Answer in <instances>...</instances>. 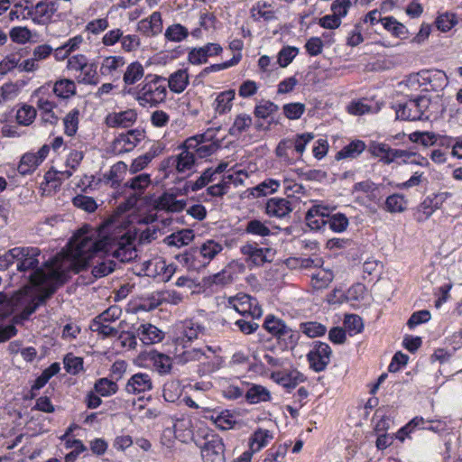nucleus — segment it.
<instances>
[{
    "instance_id": "13",
    "label": "nucleus",
    "mask_w": 462,
    "mask_h": 462,
    "mask_svg": "<svg viewBox=\"0 0 462 462\" xmlns=\"http://www.w3.org/2000/svg\"><path fill=\"white\" fill-rule=\"evenodd\" d=\"M50 152V146L42 145L37 152L24 153L18 165V171L22 175L33 172L37 167L45 160Z\"/></svg>"
},
{
    "instance_id": "25",
    "label": "nucleus",
    "mask_w": 462,
    "mask_h": 462,
    "mask_svg": "<svg viewBox=\"0 0 462 462\" xmlns=\"http://www.w3.org/2000/svg\"><path fill=\"white\" fill-rule=\"evenodd\" d=\"M198 248L199 250V256L202 258L203 264L206 267L223 251L224 246L220 241L207 239Z\"/></svg>"
},
{
    "instance_id": "19",
    "label": "nucleus",
    "mask_w": 462,
    "mask_h": 462,
    "mask_svg": "<svg viewBox=\"0 0 462 462\" xmlns=\"http://www.w3.org/2000/svg\"><path fill=\"white\" fill-rule=\"evenodd\" d=\"M152 388V382L151 376L145 373H137L130 377L126 385L125 391L128 393L139 394L148 392Z\"/></svg>"
},
{
    "instance_id": "54",
    "label": "nucleus",
    "mask_w": 462,
    "mask_h": 462,
    "mask_svg": "<svg viewBox=\"0 0 462 462\" xmlns=\"http://www.w3.org/2000/svg\"><path fill=\"white\" fill-rule=\"evenodd\" d=\"M204 353V346L200 348H190L184 350L182 353L176 356L177 362L181 365H185L190 362H199L201 359Z\"/></svg>"
},
{
    "instance_id": "62",
    "label": "nucleus",
    "mask_w": 462,
    "mask_h": 462,
    "mask_svg": "<svg viewBox=\"0 0 462 462\" xmlns=\"http://www.w3.org/2000/svg\"><path fill=\"white\" fill-rule=\"evenodd\" d=\"M236 424L234 416L228 410L220 411L219 415L216 417V426L222 430H230Z\"/></svg>"
},
{
    "instance_id": "22",
    "label": "nucleus",
    "mask_w": 462,
    "mask_h": 462,
    "mask_svg": "<svg viewBox=\"0 0 462 462\" xmlns=\"http://www.w3.org/2000/svg\"><path fill=\"white\" fill-rule=\"evenodd\" d=\"M139 32L146 36H155L162 31V19L160 12H153L148 18L141 20L137 24Z\"/></svg>"
},
{
    "instance_id": "38",
    "label": "nucleus",
    "mask_w": 462,
    "mask_h": 462,
    "mask_svg": "<svg viewBox=\"0 0 462 462\" xmlns=\"http://www.w3.org/2000/svg\"><path fill=\"white\" fill-rule=\"evenodd\" d=\"M150 360L152 362L155 371L160 374H167L171 372L172 363L170 356L159 352H152Z\"/></svg>"
},
{
    "instance_id": "51",
    "label": "nucleus",
    "mask_w": 462,
    "mask_h": 462,
    "mask_svg": "<svg viewBox=\"0 0 462 462\" xmlns=\"http://www.w3.org/2000/svg\"><path fill=\"white\" fill-rule=\"evenodd\" d=\"M91 331L102 335L103 337H116L118 335V329L111 327L107 323H105L98 319H94L89 326Z\"/></svg>"
},
{
    "instance_id": "27",
    "label": "nucleus",
    "mask_w": 462,
    "mask_h": 462,
    "mask_svg": "<svg viewBox=\"0 0 462 462\" xmlns=\"http://www.w3.org/2000/svg\"><path fill=\"white\" fill-rule=\"evenodd\" d=\"M177 260L180 263L183 264L189 270L198 271L204 268L202 258L199 256V250L198 247L190 248L189 250L179 254Z\"/></svg>"
},
{
    "instance_id": "3",
    "label": "nucleus",
    "mask_w": 462,
    "mask_h": 462,
    "mask_svg": "<svg viewBox=\"0 0 462 462\" xmlns=\"http://www.w3.org/2000/svg\"><path fill=\"white\" fill-rule=\"evenodd\" d=\"M166 79L155 74H147L137 87L124 88L141 106H156L167 97Z\"/></svg>"
},
{
    "instance_id": "11",
    "label": "nucleus",
    "mask_w": 462,
    "mask_h": 462,
    "mask_svg": "<svg viewBox=\"0 0 462 462\" xmlns=\"http://www.w3.org/2000/svg\"><path fill=\"white\" fill-rule=\"evenodd\" d=\"M225 445L221 438L212 435L207 439L201 447V456L204 462H226Z\"/></svg>"
},
{
    "instance_id": "57",
    "label": "nucleus",
    "mask_w": 462,
    "mask_h": 462,
    "mask_svg": "<svg viewBox=\"0 0 462 462\" xmlns=\"http://www.w3.org/2000/svg\"><path fill=\"white\" fill-rule=\"evenodd\" d=\"M278 109V106L273 102L263 101L255 106L254 114L258 118L265 119L271 115L276 113Z\"/></svg>"
},
{
    "instance_id": "10",
    "label": "nucleus",
    "mask_w": 462,
    "mask_h": 462,
    "mask_svg": "<svg viewBox=\"0 0 462 462\" xmlns=\"http://www.w3.org/2000/svg\"><path fill=\"white\" fill-rule=\"evenodd\" d=\"M331 354V348L327 343L316 342L307 356L310 368L315 372L324 371L330 362Z\"/></svg>"
},
{
    "instance_id": "5",
    "label": "nucleus",
    "mask_w": 462,
    "mask_h": 462,
    "mask_svg": "<svg viewBox=\"0 0 462 462\" xmlns=\"http://www.w3.org/2000/svg\"><path fill=\"white\" fill-rule=\"evenodd\" d=\"M22 252L15 255V264L16 270L20 273H26L28 271H32L29 275V281L31 282V276L34 274L36 271L42 270L44 273H49L54 258L51 259L43 268H38L39 260L38 257L41 254V251L38 247H15Z\"/></svg>"
},
{
    "instance_id": "45",
    "label": "nucleus",
    "mask_w": 462,
    "mask_h": 462,
    "mask_svg": "<svg viewBox=\"0 0 462 462\" xmlns=\"http://www.w3.org/2000/svg\"><path fill=\"white\" fill-rule=\"evenodd\" d=\"M164 36L168 41L180 42L189 36V31L180 23H174L166 29Z\"/></svg>"
},
{
    "instance_id": "1",
    "label": "nucleus",
    "mask_w": 462,
    "mask_h": 462,
    "mask_svg": "<svg viewBox=\"0 0 462 462\" xmlns=\"http://www.w3.org/2000/svg\"><path fill=\"white\" fill-rule=\"evenodd\" d=\"M134 241L135 236L130 232L105 236L99 230L84 226L70 239L68 249L54 257L50 272L60 276L64 283L69 273H79L94 254L99 252L110 254L122 263L130 262L137 256Z\"/></svg>"
},
{
    "instance_id": "40",
    "label": "nucleus",
    "mask_w": 462,
    "mask_h": 462,
    "mask_svg": "<svg viewBox=\"0 0 462 462\" xmlns=\"http://www.w3.org/2000/svg\"><path fill=\"white\" fill-rule=\"evenodd\" d=\"M273 439V434L268 430L258 429L251 437L250 448L253 452H257Z\"/></svg>"
},
{
    "instance_id": "58",
    "label": "nucleus",
    "mask_w": 462,
    "mask_h": 462,
    "mask_svg": "<svg viewBox=\"0 0 462 462\" xmlns=\"http://www.w3.org/2000/svg\"><path fill=\"white\" fill-rule=\"evenodd\" d=\"M299 53L296 47L287 46L282 48L277 56V62L282 68L287 67Z\"/></svg>"
},
{
    "instance_id": "12",
    "label": "nucleus",
    "mask_w": 462,
    "mask_h": 462,
    "mask_svg": "<svg viewBox=\"0 0 462 462\" xmlns=\"http://www.w3.org/2000/svg\"><path fill=\"white\" fill-rule=\"evenodd\" d=\"M217 350H220V348H213L209 346H204V353L199 360L198 368V374L199 375L202 376L212 374L223 366L224 360L222 356L217 353Z\"/></svg>"
},
{
    "instance_id": "2",
    "label": "nucleus",
    "mask_w": 462,
    "mask_h": 462,
    "mask_svg": "<svg viewBox=\"0 0 462 462\" xmlns=\"http://www.w3.org/2000/svg\"><path fill=\"white\" fill-rule=\"evenodd\" d=\"M31 284L40 286L39 293L36 296L31 297L23 291H19L13 296L11 310H22L19 315L14 317V323L28 319L63 282L60 276L54 275L51 272L44 273L42 270H39L31 276Z\"/></svg>"
},
{
    "instance_id": "53",
    "label": "nucleus",
    "mask_w": 462,
    "mask_h": 462,
    "mask_svg": "<svg viewBox=\"0 0 462 462\" xmlns=\"http://www.w3.org/2000/svg\"><path fill=\"white\" fill-rule=\"evenodd\" d=\"M60 370V365L58 363L51 364L47 369H45L42 374L35 380L32 390H39L42 388L48 381L55 374H57Z\"/></svg>"
},
{
    "instance_id": "39",
    "label": "nucleus",
    "mask_w": 462,
    "mask_h": 462,
    "mask_svg": "<svg viewBox=\"0 0 462 462\" xmlns=\"http://www.w3.org/2000/svg\"><path fill=\"white\" fill-rule=\"evenodd\" d=\"M97 69L96 63L88 62L87 66L82 69L79 75L76 77V80L80 84L97 85L99 82Z\"/></svg>"
},
{
    "instance_id": "29",
    "label": "nucleus",
    "mask_w": 462,
    "mask_h": 462,
    "mask_svg": "<svg viewBox=\"0 0 462 462\" xmlns=\"http://www.w3.org/2000/svg\"><path fill=\"white\" fill-rule=\"evenodd\" d=\"M168 86L171 91L176 94L182 93L189 85V74L186 69H178L170 75Z\"/></svg>"
},
{
    "instance_id": "4",
    "label": "nucleus",
    "mask_w": 462,
    "mask_h": 462,
    "mask_svg": "<svg viewBox=\"0 0 462 462\" xmlns=\"http://www.w3.org/2000/svg\"><path fill=\"white\" fill-rule=\"evenodd\" d=\"M430 105V99L425 96L400 103L395 108L396 118L407 121L428 119L429 116H425V113Z\"/></svg>"
},
{
    "instance_id": "41",
    "label": "nucleus",
    "mask_w": 462,
    "mask_h": 462,
    "mask_svg": "<svg viewBox=\"0 0 462 462\" xmlns=\"http://www.w3.org/2000/svg\"><path fill=\"white\" fill-rule=\"evenodd\" d=\"M151 175L148 173H141L127 180L125 188L133 189L136 194H143L145 189L151 184Z\"/></svg>"
},
{
    "instance_id": "60",
    "label": "nucleus",
    "mask_w": 462,
    "mask_h": 462,
    "mask_svg": "<svg viewBox=\"0 0 462 462\" xmlns=\"http://www.w3.org/2000/svg\"><path fill=\"white\" fill-rule=\"evenodd\" d=\"M327 222L331 230L339 233L345 231L348 226L347 217L341 213L328 217Z\"/></svg>"
},
{
    "instance_id": "6",
    "label": "nucleus",
    "mask_w": 462,
    "mask_h": 462,
    "mask_svg": "<svg viewBox=\"0 0 462 462\" xmlns=\"http://www.w3.org/2000/svg\"><path fill=\"white\" fill-rule=\"evenodd\" d=\"M263 328L287 347H294L299 340L298 332L288 327L282 319L273 315H268L265 318Z\"/></svg>"
},
{
    "instance_id": "33",
    "label": "nucleus",
    "mask_w": 462,
    "mask_h": 462,
    "mask_svg": "<svg viewBox=\"0 0 462 462\" xmlns=\"http://www.w3.org/2000/svg\"><path fill=\"white\" fill-rule=\"evenodd\" d=\"M219 147L220 143H203L197 141H188V148L194 152L197 159H205L214 154Z\"/></svg>"
},
{
    "instance_id": "63",
    "label": "nucleus",
    "mask_w": 462,
    "mask_h": 462,
    "mask_svg": "<svg viewBox=\"0 0 462 462\" xmlns=\"http://www.w3.org/2000/svg\"><path fill=\"white\" fill-rule=\"evenodd\" d=\"M73 205L79 208H81L87 212H94L97 205L95 199L91 197L85 195H78L73 199Z\"/></svg>"
},
{
    "instance_id": "7",
    "label": "nucleus",
    "mask_w": 462,
    "mask_h": 462,
    "mask_svg": "<svg viewBox=\"0 0 462 462\" xmlns=\"http://www.w3.org/2000/svg\"><path fill=\"white\" fill-rule=\"evenodd\" d=\"M145 138V133L141 129H133L118 134L112 143V152L121 155L132 152L142 140Z\"/></svg>"
},
{
    "instance_id": "18",
    "label": "nucleus",
    "mask_w": 462,
    "mask_h": 462,
    "mask_svg": "<svg viewBox=\"0 0 462 462\" xmlns=\"http://www.w3.org/2000/svg\"><path fill=\"white\" fill-rule=\"evenodd\" d=\"M291 211V202L284 198H271L265 204V213L271 217L282 218Z\"/></svg>"
},
{
    "instance_id": "52",
    "label": "nucleus",
    "mask_w": 462,
    "mask_h": 462,
    "mask_svg": "<svg viewBox=\"0 0 462 462\" xmlns=\"http://www.w3.org/2000/svg\"><path fill=\"white\" fill-rule=\"evenodd\" d=\"M458 23L457 17L454 13L446 12L439 14L436 19L437 28L447 32Z\"/></svg>"
},
{
    "instance_id": "61",
    "label": "nucleus",
    "mask_w": 462,
    "mask_h": 462,
    "mask_svg": "<svg viewBox=\"0 0 462 462\" xmlns=\"http://www.w3.org/2000/svg\"><path fill=\"white\" fill-rule=\"evenodd\" d=\"M213 169L208 168L205 170L195 181H189L188 186L192 191H197L211 182L213 180Z\"/></svg>"
},
{
    "instance_id": "34",
    "label": "nucleus",
    "mask_w": 462,
    "mask_h": 462,
    "mask_svg": "<svg viewBox=\"0 0 462 462\" xmlns=\"http://www.w3.org/2000/svg\"><path fill=\"white\" fill-rule=\"evenodd\" d=\"M194 239V233L191 229H182L168 236L164 241L170 246L181 247L189 245Z\"/></svg>"
},
{
    "instance_id": "36",
    "label": "nucleus",
    "mask_w": 462,
    "mask_h": 462,
    "mask_svg": "<svg viewBox=\"0 0 462 462\" xmlns=\"http://www.w3.org/2000/svg\"><path fill=\"white\" fill-rule=\"evenodd\" d=\"M252 123L253 119L250 115L245 113L238 114L236 116L234 123L228 130V134L231 136H239L249 129V127L252 125Z\"/></svg>"
},
{
    "instance_id": "14",
    "label": "nucleus",
    "mask_w": 462,
    "mask_h": 462,
    "mask_svg": "<svg viewBox=\"0 0 462 462\" xmlns=\"http://www.w3.org/2000/svg\"><path fill=\"white\" fill-rule=\"evenodd\" d=\"M58 10V3L55 0H44L37 3L28 9V15L38 24L49 23Z\"/></svg>"
},
{
    "instance_id": "47",
    "label": "nucleus",
    "mask_w": 462,
    "mask_h": 462,
    "mask_svg": "<svg viewBox=\"0 0 462 462\" xmlns=\"http://www.w3.org/2000/svg\"><path fill=\"white\" fill-rule=\"evenodd\" d=\"M439 208L438 204L433 203V199L430 198H426L418 207L416 211V219L419 222L425 221L428 219L434 211Z\"/></svg>"
},
{
    "instance_id": "32",
    "label": "nucleus",
    "mask_w": 462,
    "mask_h": 462,
    "mask_svg": "<svg viewBox=\"0 0 462 462\" xmlns=\"http://www.w3.org/2000/svg\"><path fill=\"white\" fill-rule=\"evenodd\" d=\"M125 64V59L123 56H108L106 57L100 66V73L103 76L113 77L118 69H122Z\"/></svg>"
},
{
    "instance_id": "26",
    "label": "nucleus",
    "mask_w": 462,
    "mask_h": 462,
    "mask_svg": "<svg viewBox=\"0 0 462 462\" xmlns=\"http://www.w3.org/2000/svg\"><path fill=\"white\" fill-rule=\"evenodd\" d=\"M180 329L183 337L189 341L202 338L208 334L207 328L194 319H185Z\"/></svg>"
},
{
    "instance_id": "48",
    "label": "nucleus",
    "mask_w": 462,
    "mask_h": 462,
    "mask_svg": "<svg viewBox=\"0 0 462 462\" xmlns=\"http://www.w3.org/2000/svg\"><path fill=\"white\" fill-rule=\"evenodd\" d=\"M94 390L101 396H110L115 394L118 386L116 382L107 378H100L94 384Z\"/></svg>"
},
{
    "instance_id": "46",
    "label": "nucleus",
    "mask_w": 462,
    "mask_h": 462,
    "mask_svg": "<svg viewBox=\"0 0 462 462\" xmlns=\"http://www.w3.org/2000/svg\"><path fill=\"white\" fill-rule=\"evenodd\" d=\"M37 112L36 109L30 105L24 104L23 105L16 113V120L19 125H30L33 123L36 117Z\"/></svg>"
},
{
    "instance_id": "55",
    "label": "nucleus",
    "mask_w": 462,
    "mask_h": 462,
    "mask_svg": "<svg viewBox=\"0 0 462 462\" xmlns=\"http://www.w3.org/2000/svg\"><path fill=\"white\" fill-rule=\"evenodd\" d=\"M64 368L70 374H78L83 370V358L67 354L63 359Z\"/></svg>"
},
{
    "instance_id": "17",
    "label": "nucleus",
    "mask_w": 462,
    "mask_h": 462,
    "mask_svg": "<svg viewBox=\"0 0 462 462\" xmlns=\"http://www.w3.org/2000/svg\"><path fill=\"white\" fill-rule=\"evenodd\" d=\"M271 378L287 390L294 389L299 383L306 380L303 374L298 370L273 372Z\"/></svg>"
},
{
    "instance_id": "64",
    "label": "nucleus",
    "mask_w": 462,
    "mask_h": 462,
    "mask_svg": "<svg viewBox=\"0 0 462 462\" xmlns=\"http://www.w3.org/2000/svg\"><path fill=\"white\" fill-rule=\"evenodd\" d=\"M304 111L305 106L302 103H290L283 106V113L291 120L299 119Z\"/></svg>"
},
{
    "instance_id": "8",
    "label": "nucleus",
    "mask_w": 462,
    "mask_h": 462,
    "mask_svg": "<svg viewBox=\"0 0 462 462\" xmlns=\"http://www.w3.org/2000/svg\"><path fill=\"white\" fill-rule=\"evenodd\" d=\"M228 306L239 314L249 315L253 319H258L263 314L258 300L248 294H237L236 297L229 298Z\"/></svg>"
},
{
    "instance_id": "50",
    "label": "nucleus",
    "mask_w": 462,
    "mask_h": 462,
    "mask_svg": "<svg viewBox=\"0 0 462 462\" xmlns=\"http://www.w3.org/2000/svg\"><path fill=\"white\" fill-rule=\"evenodd\" d=\"M245 230L247 234L263 237L268 236L271 234V230L266 226V223L259 219L249 220L246 223Z\"/></svg>"
},
{
    "instance_id": "42",
    "label": "nucleus",
    "mask_w": 462,
    "mask_h": 462,
    "mask_svg": "<svg viewBox=\"0 0 462 462\" xmlns=\"http://www.w3.org/2000/svg\"><path fill=\"white\" fill-rule=\"evenodd\" d=\"M281 182L274 179H267L252 189L251 194L254 197L267 196L276 192Z\"/></svg>"
},
{
    "instance_id": "35",
    "label": "nucleus",
    "mask_w": 462,
    "mask_h": 462,
    "mask_svg": "<svg viewBox=\"0 0 462 462\" xmlns=\"http://www.w3.org/2000/svg\"><path fill=\"white\" fill-rule=\"evenodd\" d=\"M53 93L60 98H69L76 94L75 81L69 79L57 80L53 85Z\"/></svg>"
},
{
    "instance_id": "59",
    "label": "nucleus",
    "mask_w": 462,
    "mask_h": 462,
    "mask_svg": "<svg viewBox=\"0 0 462 462\" xmlns=\"http://www.w3.org/2000/svg\"><path fill=\"white\" fill-rule=\"evenodd\" d=\"M302 332L309 337L323 336L326 333V327L320 323L310 321L300 324Z\"/></svg>"
},
{
    "instance_id": "43",
    "label": "nucleus",
    "mask_w": 462,
    "mask_h": 462,
    "mask_svg": "<svg viewBox=\"0 0 462 462\" xmlns=\"http://www.w3.org/2000/svg\"><path fill=\"white\" fill-rule=\"evenodd\" d=\"M381 23L383 28L395 37L405 38L408 33L406 27L393 16L382 18Z\"/></svg>"
},
{
    "instance_id": "20",
    "label": "nucleus",
    "mask_w": 462,
    "mask_h": 462,
    "mask_svg": "<svg viewBox=\"0 0 462 462\" xmlns=\"http://www.w3.org/2000/svg\"><path fill=\"white\" fill-rule=\"evenodd\" d=\"M154 207L157 210H164L168 212H180L186 207L184 199H177L176 195L164 192L155 201Z\"/></svg>"
},
{
    "instance_id": "56",
    "label": "nucleus",
    "mask_w": 462,
    "mask_h": 462,
    "mask_svg": "<svg viewBox=\"0 0 462 462\" xmlns=\"http://www.w3.org/2000/svg\"><path fill=\"white\" fill-rule=\"evenodd\" d=\"M116 267V263L111 259H103L97 262L92 268V274L95 278H101L110 274Z\"/></svg>"
},
{
    "instance_id": "37",
    "label": "nucleus",
    "mask_w": 462,
    "mask_h": 462,
    "mask_svg": "<svg viewBox=\"0 0 462 462\" xmlns=\"http://www.w3.org/2000/svg\"><path fill=\"white\" fill-rule=\"evenodd\" d=\"M393 150V148L384 143H374L369 147L371 154L374 157L379 158V161L384 164H391L393 162L392 158Z\"/></svg>"
},
{
    "instance_id": "31",
    "label": "nucleus",
    "mask_w": 462,
    "mask_h": 462,
    "mask_svg": "<svg viewBox=\"0 0 462 462\" xmlns=\"http://www.w3.org/2000/svg\"><path fill=\"white\" fill-rule=\"evenodd\" d=\"M365 142L361 140L352 141L337 152L336 159H356L365 150Z\"/></svg>"
},
{
    "instance_id": "49",
    "label": "nucleus",
    "mask_w": 462,
    "mask_h": 462,
    "mask_svg": "<svg viewBox=\"0 0 462 462\" xmlns=\"http://www.w3.org/2000/svg\"><path fill=\"white\" fill-rule=\"evenodd\" d=\"M406 200L399 194L390 195L384 203V209L390 213H399L405 210Z\"/></svg>"
},
{
    "instance_id": "21",
    "label": "nucleus",
    "mask_w": 462,
    "mask_h": 462,
    "mask_svg": "<svg viewBox=\"0 0 462 462\" xmlns=\"http://www.w3.org/2000/svg\"><path fill=\"white\" fill-rule=\"evenodd\" d=\"M245 384L247 386L245 399L249 404H258L272 401L271 392L266 387L250 383H245Z\"/></svg>"
},
{
    "instance_id": "28",
    "label": "nucleus",
    "mask_w": 462,
    "mask_h": 462,
    "mask_svg": "<svg viewBox=\"0 0 462 462\" xmlns=\"http://www.w3.org/2000/svg\"><path fill=\"white\" fill-rule=\"evenodd\" d=\"M235 96L236 92L234 89H228L217 94L213 103L215 112L219 115H225L230 112L233 106Z\"/></svg>"
},
{
    "instance_id": "24",
    "label": "nucleus",
    "mask_w": 462,
    "mask_h": 462,
    "mask_svg": "<svg viewBox=\"0 0 462 462\" xmlns=\"http://www.w3.org/2000/svg\"><path fill=\"white\" fill-rule=\"evenodd\" d=\"M127 171V164L118 162L111 166L110 170L103 175V181L113 189L120 187Z\"/></svg>"
},
{
    "instance_id": "9",
    "label": "nucleus",
    "mask_w": 462,
    "mask_h": 462,
    "mask_svg": "<svg viewBox=\"0 0 462 462\" xmlns=\"http://www.w3.org/2000/svg\"><path fill=\"white\" fill-rule=\"evenodd\" d=\"M180 152L175 156H170L165 160L167 167H175L179 173L190 171L196 164L197 157L194 152L188 148V141L185 140L180 146Z\"/></svg>"
},
{
    "instance_id": "23",
    "label": "nucleus",
    "mask_w": 462,
    "mask_h": 462,
    "mask_svg": "<svg viewBox=\"0 0 462 462\" xmlns=\"http://www.w3.org/2000/svg\"><path fill=\"white\" fill-rule=\"evenodd\" d=\"M137 337L144 345H152L164 338V332L150 323L142 324L136 329Z\"/></svg>"
},
{
    "instance_id": "16",
    "label": "nucleus",
    "mask_w": 462,
    "mask_h": 462,
    "mask_svg": "<svg viewBox=\"0 0 462 462\" xmlns=\"http://www.w3.org/2000/svg\"><path fill=\"white\" fill-rule=\"evenodd\" d=\"M137 119V113L134 109H127L121 112L109 113L105 119L108 127L127 128L133 125Z\"/></svg>"
},
{
    "instance_id": "30",
    "label": "nucleus",
    "mask_w": 462,
    "mask_h": 462,
    "mask_svg": "<svg viewBox=\"0 0 462 462\" xmlns=\"http://www.w3.org/2000/svg\"><path fill=\"white\" fill-rule=\"evenodd\" d=\"M143 77H145L143 66L138 61L130 63L123 76V81L125 85V88H129V86L134 85Z\"/></svg>"
},
{
    "instance_id": "15",
    "label": "nucleus",
    "mask_w": 462,
    "mask_h": 462,
    "mask_svg": "<svg viewBox=\"0 0 462 462\" xmlns=\"http://www.w3.org/2000/svg\"><path fill=\"white\" fill-rule=\"evenodd\" d=\"M240 252L246 257L245 261L247 263L250 262L256 266L273 261V250L271 248L258 247L256 244L247 243L240 247Z\"/></svg>"
},
{
    "instance_id": "44",
    "label": "nucleus",
    "mask_w": 462,
    "mask_h": 462,
    "mask_svg": "<svg viewBox=\"0 0 462 462\" xmlns=\"http://www.w3.org/2000/svg\"><path fill=\"white\" fill-rule=\"evenodd\" d=\"M79 111L77 108L69 111L63 118L64 132L68 136H73L79 128Z\"/></svg>"
}]
</instances>
